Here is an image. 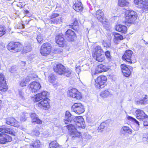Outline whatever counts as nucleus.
I'll use <instances>...</instances> for the list:
<instances>
[{
  "label": "nucleus",
  "mask_w": 148,
  "mask_h": 148,
  "mask_svg": "<svg viewBox=\"0 0 148 148\" xmlns=\"http://www.w3.org/2000/svg\"><path fill=\"white\" fill-rule=\"evenodd\" d=\"M54 71L59 75H64L67 77H69L71 73V70L69 69H66L61 64H58L53 67Z\"/></svg>",
  "instance_id": "obj_1"
},
{
  "label": "nucleus",
  "mask_w": 148,
  "mask_h": 148,
  "mask_svg": "<svg viewBox=\"0 0 148 148\" xmlns=\"http://www.w3.org/2000/svg\"><path fill=\"white\" fill-rule=\"evenodd\" d=\"M95 51L92 53V57L98 62H102L105 59L103 50L100 46H96L95 48Z\"/></svg>",
  "instance_id": "obj_2"
},
{
  "label": "nucleus",
  "mask_w": 148,
  "mask_h": 148,
  "mask_svg": "<svg viewBox=\"0 0 148 148\" xmlns=\"http://www.w3.org/2000/svg\"><path fill=\"white\" fill-rule=\"evenodd\" d=\"M68 130V132L70 136L72 139H75L79 138L81 136V133L77 131L75 126L72 124H70L66 126Z\"/></svg>",
  "instance_id": "obj_3"
},
{
  "label": "nucleus",
  "mask_w": 148,
  "mask_h": 148,
  "mask_svg": "<svg viewBox=\"0 0 148 148\" xmlns=\"http://www.w3.org/2000/svg\"><path fill=\"white\" fill-rule=\"evenodd\" d=\"M68 130V132L70 136L72 139H75L79 138L81 136V133L77 131L75 126L72 124H70L66 126Z\"/></svg>",
  "instance_id": "obj_4"
},
{
  "label": "nucleus",
  "mask_w": 148,
  "mask_h": 148,
  "mask_svg": "<svg viewBox=\"0 0 148 148\" xmlns=\"http://www.w3.org/2000/svg\"><path fill=\"white\" fill-rule=\"evenodd\" d=\"M8 49L14 53L20 51L21 50V45L18 42H10L7 46Z\"/></svg>",
  "instance_id": "obj_5"
},
{
  "label": "nucleus",
  "mask_w": 148,
  "mask_h": 148,
  "mask_svg": "<svg viewBox=\"0 0 148 148\" xmlns=\"http://www.w3.org/2000/svg\"><path fill=\"white\" fill-rule=\"evenodd\" d=\"M133 52L131 50H126L122 57L123 60L127 62L129 64H130L134 63L135 61V60L133 58Z\"/></svg>",
  "instance_id": "obj_6"
},
{
  "label": "nucleus",
  "mask_w": 148,
  "mask_h": 148,
  "mask_svg": "<svg viewBox=\"0 0 148 148\" xmlns=\"http://www.w3.org/2000/svg\"><path fill=\"white\" fill-rule=\"evenodd\" d=\"M126 19H128L129 23H133L136 19L137 13L132 10H126L125 13Z\"/></svg>",
  "instance_id": "obj_7"
},
{
  "label": "nucleus",
  "mask_w": 148,
  "mask_h": 148,
  "mask_svg": "<svg viewBox=\"0 0 148 148\" xmlns=\"http://www.w3.org/2000/svg\"><path fill=\"white\" fill-rule=\"evenodd\" d=\"M106 80V77L104 75L99 76L96 79L95 81V87L99 89L103 88Z\"/></svg>",
  "instance_id": "obj_8"
},
{
  "label": "nucleus",
  "mask_w": 148,
  "mask_h": 148,
  "mask_svg": "<svg viewBox=\"0 0 148 148\" xmlns=\"http://www.w3.org/2000/svg\"><path fill=\"white\" fill-rule=\"evenodd\" d=\"M51 44L48 42L44 43L41 46L40 53L42 55L46 56L50 53L51 49Z\"/></svg>",
  "instance_id": "obj_9"
},
{
  "label": "nucleus",
  "mask_w": 148,
  "mask_h": 148,
  "mask_svg": "<svg viewBox=\"0 0 148 148\" xmlns=\"http://www.w3.org/2000/svg\"><path fill=\"white\" fill-rule=\"evenodd\" d=\"M68 96L76 99H80L82 98V95L76 88H73L69 90L67 92Z\"/></svg>",
  "instance_id": "obj_10"
},
{
  "label": "nucleus",
  "mask_w": 148,
  "mask_h": 148,
  "mask_svg": "<svg viewBox=\"0 0 148 148\" xmlns=\"http://www.w3.org/2000/svg\"><path fill=\"white\" fill-rule=\"evenodd\" d=\"M71 109L73 112L79 114L83 113L85 111L84 106L80 103H75L72 106Z\"/></svg>",
  "instance_id": "obj_11"
},
{
  "label": "nucleus",
  "mask_w": 148,
  "mask_h": 148,
  "mask_svg": "<svg viewBox=\"0 0 148 148\" xmlns=\"http://www.w3.org/2000/svg\"><path fill=\"white\" fill-rule=\"evenodd\" d=\"M121 68L123 75L126 77L130 76L133 69L132 67L125 64H121Z\"/></svg>",
  "instance_id": "obj_12"
},
{
  "label": "nucleus",
  "mask_w": 148,
  "mask_h": 148,
  "mask_svg": "<svg viewBox=\"0 0 148 148\" xmlns=\"http://www.w3.org/2000/svg\"><path fill=\"white\" fill-rule=\"evenodd\" d=\"M66 39L68 42H73L76 37L75 32L71 29H68L65 33Z\"/></svg>",
  "instance_id": "obj_13"
},
{
  "label": "nucleus",
  "mask_w": 148,
  "mask_h": 148,
  "mask_svg": "<svg viewBox=\"0 0 148 148\" xmlns=\"http://www.w3.org/2000/svg\"><path fill=\"white\" fill-rule=\"evenodd\" d=\"M72 123L78 127H84L85 126L84 119L81 116H75Z\"/></svg>",
  "instance_id": "obj_14"
},
{
  "label": "nucleus",
  "mask_w": 148,
  "mask_h": 148,
  "mask_svg": "<svg viewBox=\"0 0 148 148\" xmlns=\"http://www.w3.org/2000/svg\"><path fill=\"white\" fill-rule=\"evenodd\" d=\"M134 2L138 8L148 9V0H134Z\"/></svg>",
  "instance_id": "obj_15"
},
{
  "label": "nucleus",
  "mask_w": 148,
  "mask_h": 148,
  "mask_svg": "<svg viewBox=\"0 0 148 148\" xmlns=\"http://www.w3.org/2000/svg\"><path fill=\"white\" fill-rule=\"evenodd\" d=\"M49 95V93L46 91H44L37 94L35 96V101L38 102L42 99H48V96Z\"/></svg>",
  "instance_id": "obj_16"
},
{
  "label": "nucleus",
  "mask_w": 148,
  "mask_h": 148,
  "mask_svg": "<svg viewBox=\"0 0 148 148\" xmlns=\"http://www.w3.org/2000/svg\"><path fill=\"white\" fill-rule=\"evenodd\" d=\"M75 116L72 115L68 111L65 112V114L64 119V122L65 124L72 123Z\"/></svg>",
  "instance_id": "obj_17"
},
{
  "label": "nucleus",
  "mask_w": 148,
  "mask_h": 148,
  "mask_svg": "<svg viewBox=\"0 0 148 148\" xmlns=\"http://www.w3.org/2000/svg\"><path fill=\"white\" fill-rule=\"evenodd\" d=\"M3 74H0V90L5 92L7 90V86Z\"/></svg>",
  "instance_id": "obj_18"
},
{
  "label": "nucleus",
  "mask_w": 148,
  "mask_h": 148,
  "mask_svg": "<svg viewBox=\"0 0 148 148\" xmlns=\"http://www.w3.org/2000/svg\"><path fill=\"white\" fill-rule=\"evenodd\" d=\"M12 140V138L10 136L4 133H0V144H5Z\"/></svg>",
  "instance_id": "obj_19"
},
{
  "label": "nucleus",
  "mask_w": 148,
  "mask_h": 148,
  "mask_svg": "<svg viewBox=\"0 0 148 148\" xmlns=\"http://www.w3.org/2000/svg\"><path fill=\"white\" fill-rule=\"evenodd\" d=\"M30 89L32 93H35L39 90L41 86L39 83L36 81H33L29 85Z\"/></svg>",
  "instance_id": "obj_20"
},
{
  "label": "nucleus",
  "mask_w": 148,
  "mask_h": 148,
  "mask_svg": "<svg viewBox=\"0 0 148 148\" xmlns=\"http://www.w3.org/2000/svg\"><path fill=\"white\" fill-rule=\"evenodd\" d=\"M0 132L5 133L9 134L11 135H14L15 132L10 126H3L0 128Z\"/></svg>",
  "instance_id": "obj_21"
},
{
  "label": "nucleus",
  "mask_w": 148,
  "mask_h": 148,
  "mask_svg": "<svg viewBox=\"0 0 148 148\" xmlns=\"http://www.w3.org/2000/svg\"><path fill=\"white\" fill-rule=\"evenodd\" d=\"M56 43L60 47H63L64 46L65 41L62 34H60L57 35L56 37Z\"/></svg>",
  "instance_id": "obj_22"
},
{
  "label": "nucleus",
  "mask_w": 148,
  "mask_h": 148,
  "mask_svg": "<svg viewBox=\"0 0 148 148\" xmlns=\"http://www.w3.org/2000/svg\"><path fill=\"white\" fill-rule=\"evenodd\" d=\"M136 118L137 119L140 120H143V119L146 120L148 119V116L144 112L140 109H138L136 111Z\"/></svg>",
  "instance_id": "obj_23"
},
{
  "label": "nucleus",
  "mask_w": 148,
  "mask_h": 148,
  "mask_svg": "<svg viewBox=\"0 0 148 148\" xmlns=\"http://www.w3.org/2000/svg\"><path fill=\"white\" fill-rule=\"evenodd\" d=\"M102 10H97L96 12V15L99 21L104 23V22H107L108 20L104 18V14Z\"/></svg>",
  "instance_id": "obj_24"
},
{
  "label": "nucleus",
  "mask_w": 148,
  "mask_h": 148,
  "mask_svg": "<svg viewBox=\"0 0 148 148\" xmlns=\"http://www.w3.org/2000/svg\"><path fill=\"white\" fill-rule=\"evenodd\" d=\"M38 106L45 110L49 109L50 108L49 99H42L40 102H39Z\"/></svg>",
  "instance_id": "obj_25"
},
{
  "label": "nucleus",
  "mask_w": 148,
  "mask_h": 148,
  "mask_svg": "<svg viewBox=\"0 0 148 148\" xmlns=\"http://www.w3.org/2000/svg\"><path fill=\"white\" fill-rule=\"evenodd\" d=\"M144 96L142 99L136 101V104L138 105H145L147 104L148 103V97L146 95H145Z\"/></svg>",
  "instance_id": "obj_26"
},
{
  "label": "nucleus",
  "mask_w": 148,
  "mask_h": 148,
  "mask_svg": "<svg viewBox=\"0 0 148 148\" xmlns=\"http://www.w3.org/2000/svg\"><path fill=\"white\" fill-rule=\"evenodd\" d=\"M6 123L7 124L15 127H17L18 126V122L13 118H10L7 119Z\"/></svg>",
  "instance_id": "obj_27"
},
{
  "label": "nucleus",
  "mask_w": 148,
  "mask_h": 148,
  "mask_svg": "<svg viewBox=\"0 0 148 148\" xmlns=\"http://www.w3.org/2000/svg\"><path fill=\"white\" fill-rule=\"evenodd\" d=\"M32 122L36 123L41 124L42 121L38 117V116L35 113H32L30 115Z\"/></svg>",
  "instance_id": "obj_28"
},
{
  "label": "nucleus",
  "mask_w": 148,
  "mask_h": 148,
  "mask_svg": "<svg viewBox=\"0 0 148 148\" xmlns=\"http://www.w3.org/2000/svg\"><path fill=\"white\" fill-rule=\"evenodd\" d=\"M116 31L125 34L127 32V27L124 25H116Z\"/></svg>",
  "instance_id": "obj_29"
},
{
  "label": "nucleus",
  "mask_w": 148,
  "mask_h": 148,
  "mask_svg": "<svg viewBox=\"0 0 148 148\" xmlns=\"http://www.w3.org/2000/svg\"><path fill=\"white\" fill-rule=\"evenodd\" d=\"M111 122V120L110 119L107 120L103 122L98 127V130L99 132H101L104 128L107 125H109V123Z\"/></svg>",
  "instance_id": "obj_30"
},
{
  "label": "nucleus",
  "mask_w": 148,
  "mask_h": 148,
  "mask_svg": "<svg viewBox=\"0 0 148 148\" xmlns=\"http://www.w3.org/2000/svg\"><path fill=\"white\" fill-rule=\"evenodd\" d=\"M112 35L114 36V42L115 43H117V41H119L123 39V36L118 33L113 32Z\"/></svg>",
  "instance_id": "obj_31"
},
{
  "label": "nucleus",
  "mask_w": 148,
  "mask_h": 148,
  "mask_svg": "<svg viewBox=\"0 0 148 148\" xmlns=\"http://www.w3.org/2000/svg\"><path fill=\"white\" fill-rule=\"evenodd\" d=\"M110 91V90H105L101 92L100 96L104 98L109 97L112 95Z\"/></svg>",
  "instance_id": "obj_32"
},
{
  "label": "nucleus",
  "mask_w": 148,
  "mask_h": 148,
  "mask_svg": "<svg viewBox=\"0 0 148 148\" xmlns=\"http://www.w3.org/2000/svg\"><path fill=\"white\" fill-rule=\"evenodd\" d=\"M127 119L128 120H130L132 121L133 122L136 124V128L135 129V130H138L139 127V122L137 121L136 119L131 116H128L127 117Z\"/></svg>",
  "instance_id": "obj_33"
},
{
  "label": "nucleus",
  "mask_w": 148,
  "mask_h": 148,
  "mask_svg": "<svg viewBox=\"0 0 148 148\" xmlns=\"http://www.w3.org/2000/svg\"><path fill=\"white\" fill-rule=\"evenodd\" d=\"M107 68L104 65L100 64L98 66L97 71L101 73L103 71H106L108 70Z\"/></svg>",
  "instance_id": "obj_34"
},
{
  "label": "nucleus",
  "mask_w": 148,
  "mask_h": 148,
  "mask_svg": "<svg viewBox=\"0 0 148 148\" xmlns=\"http://www.w3.org/2000/svg\"><path fill=\"white\" fill-rule=\"evenodd\" d=\"M45 37L42 34H39L37 35L36 39L38 42L39 43H41L44 42Z\"/></svg>",
  "instance_id": "obj_35"
},
{
  "label": "nucleus",
  "mask_w": 148,
  "mask_h": 148,
  "mask_svg": "<svg viewBox=\"0 0 148 148\" xmlns=\"http://www.w3.org/2000/svg\"><path fill=\"white\" fill-rule=\"evenodd\" d=\"M105 55L108 62L112 63L113 60L112 57L111 56L110 51H106L105 52Z\"/></svg>",
  "instance_id": "obj_36"
},
{
  "label": "nucleus",
  "mask_w": 148,
  "mask_h": 148,
  "mask_svg": "<svg viewBox=\"0 0 148 148\" xmlns=\"http://www.w3.org/2000/svg\"><path fill=\"white\" fill-rule=\"evenodd\" d=\"M40 145V141L38 140H37L33 142L32 144L30 145V148H38L39 147Z\"/></svg>",
  "instance_id": "obj_37"
},
{
  "label": "nucleus",
  "mask_w": 148,
  "mask_h": 148,
  "mask_svg": "<svg viewBox=\"0 0 148 148\" xmlns=\"http://www.w3.org/2000/svg\"><path fill=\"white\" fill-rule=\"evenodd\" d=\"M73 7V9H82L84 8L82 3L81 2L79 1L74 4Z\"/></svg>",
  "instance_id": "obj_38"
},
{
  "label": "nucleus",
  "mask_w": 148,
  "mask_h": 148,
  "mask_svg": "<svg viewBox=\"0 0 148 148\" xmlns=\"http://www.w3.org/2000/svg\"><path fill=\"white\" fill-rule=\"evenodd\" d=\"M32 49L31 45L30 44L27 45L25 44L23 48V51L25 53L30 51Z\"/></svg>",
  "instance_id": "obj_39"
},
{
  "label": "nucleus",
  "mask_w": 148,
  "mask_h": 148,
  "mask_svg": "<svg viewBox=\"0 0 148 148\" xmlns=\"http://www.w3.org/2000/svg\"><path fill=\"white\" fill-rule=\"evenodd\" d=\"M129 2L127 0H119L118 4L120 6L128 5Z\"/></svg>",
  "instance_id": "obj_40"
},
{
  "label": "nucleus",
  "mask_w": 148,
  "mask_h": 148,
  "mask_svg": "<svg viewBox=\"0 0 148 148\" xmlns=\"http://www.w3.org/2000/svg\"><path fill=\"white\" fill-rule=\"evenodd\" d=\"M70 26H71V28L74 30L77 29L78 26V23L77 19L75 18L73 23H71Z\"/></svg>",
  "instance_id": "obj_41"
},
{
  "label": "nucleus",
  "mask_w": 148,
  "mask_h": 148,
  "mask_svg": "<svg viewBox=\"0 0 148 148\" xmlns=\"http://www.w3.org/2000/svg\"><path fill=\"white\" fill-rule=\"evenodd\" d=\"M59 144L56 141H54L50 143L49 144L50 148H56Z\"/></svg>",
  "instance_id": "obj_42"
},
{
  "label": "nucleus",
  "mask_w": 148,
  "mask_h": 148,
  "mask_svg": "<svg viewBox=\"0 0 148 148\" xmlns=\"http://www.w3.org/2000/svg\"><path fill=\"white\" fill-rule=\"evenodd\" d=\"M18 94L20 98L23 101L25 100L24 92L22 90H19L18 91Z\"/></svg>",
  "instance_id": "obj_43"
},
{
  "label": "nucleus",
  "mask_w": 148,
  "mask_h": 148,
  "mask_svg": "<svg viewBox=\"0 0 148 148\" xmlns=\"http://www.w3.org/2000/svg\"><path fill=\"white\" fill-rule=\"evenodd\" d=\"M6 33L5 27L2 26H0V37L4 35Z\"/></svg>",
  "instance_id": "obj_44"
},
{
  "label": "nucleus",
  "mask_w": 148,
  "mask_h": 148,
  "mask_svg": "<svg viewBox=\"0 0 148 148\" xmlns=\"http://www.w3.org/2000/svg\"><path fill=\"white\" fill-rule=\"evenodd\" d=\"M35 77V75L33 74L29 75L25 79H24V81L26 82L27 83L29 82L31 79Z\"/></svg>",
  "instance_id": "obj_45"
},
{
  "label": "nucleus",
  "mask_w": 148,
  "mask_h": 148,
  "mask_svg": "<svg viewBox=\"0 0 148 148\" xmlns=\"http://www.w3.org/2000/svg\"><path fill=\"white\" fill-rule=\"evenodd\" d=\"M49 78V81L51 83L53 82L56 79V76L53 74H51Z\"/></svg>",
  "instance_id": "obj_46"
},
{
  "label": "nucleus",
  "mask_w": 148,
  "mask_h": 148,
  "mask_svg": "<svg viewBox=\"0 0 148 148\" xmlns=\"http://www.w3.org/2000/svg\"><path fill=\"white\" fill-rule=\"evenodd\" d=\"M15 28L18 29H23L24 28V25L22 23H18L15 26Z\"/></svg>",
  "instance_id": "obj_47"
},
{
  "label": "nucleus",
  "mask_w": 148,
  "mask_h": 148,
  "mask_svg": "<svg viewBox=\"0 0 148 148\" xmlns=\"http://www.w3.org/2000/svg\"><path fill=\"white\" fill-rule=\"evenodd\" d=\"M17 67L16 66H12L10 69V71L11 73H13L16 71L17 70Z\"/></svg>",
  "instance_id": "obj_48"
},
{
  "label": "nucleus",
  "mask_w": 148,
  "mask_h": 148,
  "mask_svg": "<svg viewBox=\"0 0 148 148\" xmlns=\"http://www.w3.org/2000/svg\"><path fill=\"white\" fill-rule=\"evenodd\" d=\"M61 20L62 19L61 18L60 19L55 18L51 20V22L53 23L57 24L59 23L61 21Z\"/></svg>",
  "instance_id": "obj_49"
},
{
  "label": "nucleus",
  "mask_w": 148,
  "mask_h": 148,
  "mask_svg": "<svg viewBox=\"0 0 148 148\" xmlns=\"http://www.w3.org/2000/svg\"><path fill=\"white\" fill-rule=\"evenodd\" d=\"M23 13L25 14V15L28 17H30L32 16V14L27 10H25Z\"/></svg>",
  "instance_id": "obj_50"
},
{
  "label": "nucleus",
  "mask_w": 148,
  "mask_h": 148,
  "mask_svg": "<svg viewBox=\"0 0 148 148\" xmlns=\"http://www.w3.org/2000/svg\"><path fill=\"white\" fill-rule=\"evenodd\" d=\"M89 68L88 66L86 64H85L83 65L82 66L81 69L83 70L84 71H86L88 70Z\"/></svg>",
  "instance_id": "obj_51"
},
{
  "label": "nucleus",
  "mask_w": 148,
  "mask_h": 148,
  "mask_svg": "<svg viewBox=\"0 0 148 148\" xmlns=\"http://www.w3.org/2000/svg\"><path fill=\"white\" fill-rule=\"evenodd\" d=\"M103 45L105 47H106V48L110 47L111 45L110 42H104Z\"/></svg>",
  "instance_id": "obj_52"
},
{
  "label": "nucleus",
  "mask_w": 148,
  "mask_h": 148,
  "mask_svg": "<svg viewBox=\"0 0 148 148\" xmlns=\"http://www.w3.org/2000/svg\"><path fill=\"white\" fill-rule=\"evenodd\" d=\"M143 125L147 128L148 129V119H146L143 121Z\"/></svg>",
  "instance_id": "obj_53"
},
{
  "label": "nucleus",
  "mask_w": 148,
  "mask_h": 148,
  "mask_svg": "<svg viewBox=\"0 0 148 148\" xmlns=\"http://www.w3.org/2000/svg\"><path fill=\"white\" fill-rule=\"evenodd\" d=\"M32 134L36 136L40 134V132L38 131L37 130H35L32 132Z\"/></svg>",
  "instance_id": "obj_54"
},
{
  "label": "nucleus",
  "mask_w": 148,
  "mask_h": 148,
  "mask_svg": "<svg viewBox=\"0 0 148 148\" xmlns=\"http://www.w3.org/2000/svg\"><path fill=\"white\" fill-rule=\"evenodd\" d=\"M27 83L25 82L24 79H23L21 81L20 83V85L22 87H23L26 86Z\"/></svg>",
  "instance_id": "obj_55"
},
{
  "label": "nucleus",
  "mask_w": 148,
  "mask_h": 148,
  "mask_svg": "<svg viewBox=\"0 0 148 148\" xmlns=\"http://www.w3.org/2000/svg\"><path fill=\"white\" fill-rule=\"evenodd\" d=\"M59 16V14L57 13H54L50 16V18L52 19L54 18H56Z\"/></svg>",
  "instance_id": "obj_56"
},
{
  "label": "nucleus",
  "mask_w": 148,
  "mask_h": 148,
  "mask_svg": "<svg viewBox=\"0 0 148 148\" xmlns=\"http://www.w3.org/2000/svg\"><path fill=\"white\" fill-rule=\"evenodd\" d=\"M129 127H128L124 126L122 128L121 130H123L125 133H126Z\"/></svg>",
  "instance_id": "obj_57"
},
{
  "label": "nucleus",
  "mask_w": 148,
  "mask_h": 148,
  "mask_svg": "<svg viewBox=\"0 0 148 148\" xmlns=\"http://www.w3.org/2000/svg\"><path fill=\"white\" fill-rule=\"evenodd\" d=\"M26 120V118L25 115L24 114L22 115L21 118V120L22 121H25Z\"/></svg>",
  "instance_id": "obj_58"
},
{
  "label": "nucleus",
  "mask_w": 148,
  "mask_h": 148,
  "mask_svg": "<svg viewBox=\"0 0 148 148\" xmlns=\"http://www.w3.org/2000/svg\"><path fill=\"white\" fill-rule=\"evenodd\" d=\"M26 63L24 61H21V66L23 68H24L23 67L25 66Z\"/></svg>",
  "instance_id": "obj_59"
},
{
  "label": "nucleus",
  "mask_w": 148,
  "mask_h": 148,
  "mask_svg": "<svg viewBox=\"0 0 148 148\" xmlns=\"http://www.w3.org/2000/svg\"><path fill=\"white\" fill-rule=\"evenodd\" d=\"M132 132V130L129 127L128 130H127V131L126 132L127 133L129 134H130Z\"/></svg>",
  "instance_id": "obj_60"
},
{
  "label": "nucleus",
  "mask_w": 148,
  "mask_h": 148,
  "mask_svg": "<svg viewBox=\"0 0 148 148\" xmlns=\"http://www.w3.org/2000/svg\"><path fill=\"white\" fill-rule=\"evenodd\" d=\"M31 20V19H30L29 18L28 19H27L25 21V23L26 24H29V22Z\"/></svg>",
  "instance_id": "obj_61"
},
{
  "label": "nucleus",
  "mask_w": 148,
  "mask_h": 148,
  "mask_svg": "<svg viewBox=\"0 0 148 148\" xmlns=\"http://www.w3.org/2000/svg\"><path fill=\"white\" fill-rule=\"evenodd\" d=\"M143 140L144 141H146L147 142V138L146 137H144L143 138Z\"/></svg>",
  "instance_id": "obj_62"
},
{
  "label": "nucleus",
  "mask_w": 148,
  "mask_h": 148,
  "mask_svg": "<svg viewBox=\"0 0 148 148\" xmlns=\"http://www.w3.org/2000/svg\"><path fill=\"white\" fill-rule=\"evenodd\" d=\"M2 101L1 100H0V110L1 109L2 106Z\"/></svg>",
  "instance_id": "obj_63"
},
{
  "label": "nucleus",
  "mask_w": 148,
  "mask_h": 148,
  "mask_svg": "<svg viewBox=\"0 0 148 148\" xmlns=\"http://www.w3.org/2000/svg\"><path fill=\"white\" fill-rule=\"evenodd\" d=\"M148 43H147V42H146V43H145V44H148Z\"/></svg>",
  "instance_id": "obj_64"
}]
</instances>
